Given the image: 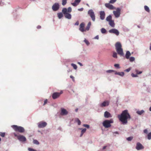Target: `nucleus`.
<instances>
[{"instance_id": "obj_52", "label": "nucleus", "mask_w": 151, "mask_h": 151, "mask_svg": "<svg viewBox=\"0 0 151 151\" xmlns=\"http://www.w3.org/2000/svg\"><path fill=\"white\" fill-rule=\"evenodd\" d=\"M47 99H46L44 101V103L43 104V105L44 106L45 105V104H46L47 103Z\"/></svg>"}, {"instance_id": "obj_49", "label": "nucleus", "mask_w": 151, "mask_h": 151, "mask_svg": "<svg viewBox=\"0 0 151 151\" xmlns=\"http://www.w3.org/2000/svg\"><path fill=\"white\" fill-rule=\"evenodd\" d=\"M70 78H71L72 79V80L73 81H75L74 77L73 76H70Z\"/></svg>"}, {"instance_id": "obj_38", "label": "nucleus", "mask_w": 151, "mask_h": 151, "mask_svg": "<svg viewBox=\"0 0 151 151\" xmlns=\"http://www.w3.org/2000/svg\"><path fill=\"white\" fill-rule=\"evenodd\" d=\"M135 72H136L137 74V75L138 74H141L142 73V71H139L137 70V69H135Z\"/></svg>"}, {"instance_id": "obj_50", "label": "nucleus", "mask_w": 151, "mask_h": 151, "mask_svg": "<svg viewBox=\"0 0 151 151\" xmlns=\"http://www.w3.org/2000/svg\"><path fill=\"white\" fill-rule=\"evenodd\" d=\"M83 126L85 127H87V128H88L89 127V126L88 124H84L83 125Z\"/></svg>"}, {"instance_id": "obj_57", "label": "nucleus", "mask_w": 151, "mask_h": 151, "mask_svg": "<svg viewBox=\"0 0 151 151\" xmlns=\"http://www.w3.org/2000/svg\"><path fill=\"white\" fill-rule=\"evenodd\" d=\"M78 63L81 66H82L83 65L80 62H78Z\"/></svg>"}, {"instance_id": "obj_55", "label": "nucleus", "mask_w": 151, "mask_h": 151, "mask_svg": "<svg viewBox=\"0 0 151 151\" xmlns=\"http://www.w3.org/2000/svg\"><path fill=\"white\" fill-rule=\"evenodd\" d=\"M94 38L95 39H98L99 38V36L98 35H97Z\"/></svg>"}, {"instance_id": "obj_7", "label": "nucleus", "mask_w": 151, "mask_h": 151, "mask_svg": "<svg viewBox=\"0 0 151 151\" xmlns=\"http://www.w3.org/2000/svg\"><path fill=\"white\" fill-rule=\"evenodd\" d=\"M63 93L62 91H61L60 92H55L52 94V97L54 99H56L58 98L61 94Z\"/></svg>"}, {"instance_id": "obj_21", "label": "nucleus", "mask_w": 151, "mask_h": 151, "mask_svg": "<svg viewBox=\"0 0 151 151\" xmlns=\"http://www.w3.org/2000/svg\"><path fill=\"white\" fill-rule=\"evenodd\" d=\"M91 22H88V23L87 25L86 28V31H88L90 27L91 26Z\"/></svg>"}, {"instance_id": "obj_58", "label": "nucleus", "mask_w": 151, "mask_h": 151, "mask_svg": "<svg viewBox=\"0 0 151 151\" xmlns=\"http://www.w3.org/2000/svg\"><path fill=\"white\" fill-rule=\"evenodd\" d=\"M14 135L15 137H17V138H18V136H19V135H17L15 133H14Z\"/></svg>"}, {"instance_id": "obj_40", "label": "nucleus", "mask_w": 151, "mask_h": 151, "mask_svg": "<svg viewBox=\"0 0 151 151\" xmlns=\"http://www.w3.org/2000/svg\"><path fill=\"white\" fill-rule=\"evenodd\" d=\"M132 139H133L132 137H127V140L128 141H130L132 140Z\"/></svg>"}, {"instance_id": "obj_27", "label": "nucleus", "mask_w": 151, "mask_h": 151, "mask_svg": "<svg viewBox=\"0 0 151 151\" xmlns=\"http://www.w3.org/2000/svg\"><path fill=\"white\" fill-rule=\"evenodd\" d=\"M67 9L66 8H64L63 9L62 12L64 14H66L67 13Z\"/></svg>"}, {"instance_id": "obj_12", "label": "nucleus", "mask_w": 151, "mask_h": 151, "mask_svg": "<svg viewBox=\"0 0 151 151\" xmlns=\"http://www.w3.org/2000/svg\"><path fill=\"white\" fill-rule=\"evenodd\" d=\"M109 32L110 33H113L115 34L116 35H118L119 34V31L115 29H113L110 30Z\"/></svg>"}, {"instance_id": "obj_3", "label": "nucleus", "mask_w": 151, "mask_h": 151, "mask_svg": "<svg viewBox=\"0 0 151 151\" xmlns=\"http://www.w3.org/2000/svg\"><path fill=\"white\" fill-rule=\"evenodd\" d=\"M12 127L15 131L18 132L20 133H23L25 132L24 128L21 126L13 125L12 126Z\"/></svg>"}, {"instance_id": "obj_59", "label": "nucleus", "mask_w": 151, "mask_h": 151, "mask_svg": "<svg viewBox=\"0 0 151 151\" xmlns=\"http://www.w3.org/2000/svg\"><path fill=\"white\" fill-rule=\"evenodd\" d=\"M78 108L76 109L75 110V111L76 112H77L78 111Z\"/></svg>"}, {"instance_id": "obj_11", "label": "nucleus", "mask_w": 151, "mask_h": 151, "mask_svg": "<svg viewBox=\"0 0 151 151\" xmlns=\"http://www.w3.org/2000/svg\"><path fill=\"white\" fill-rule=\"evenodd\" d=\"M136 148L137 150H139L143 149L144 147L140 143L137 142L136 144Z\"/></svg>"}, {"instance_id": "obj_14", "label": "nucleus", "mask_w": 151, "mask_h": 151, "mask_svg": "<svg viewBox=\"0 0 151 151\" xmlns=\"http://www.w3.org/2000/svg\"><path fill=\"white\" fill-rule=\"evenodd\" d=\"M109 104V102L108 101H106L99 105L100 107H103L108 106Z\"/></svg>"}, {"instance_id": "obj_9", "label": "nucleus", "mask_w": 151, "mask_h": 151, "mask_svg": "<svg viewBox=\"0 0 151 151\" xmlns=\"http://www.w3.org/2000/svg\"><path fill=\"white\" fill-rule=\"evenodd\" d=\"M85 24L84 22L81 23L80 25L79 30L82 32H86V28H85Z\"/></svg>"}, {"instance_id": "obj_44", "label": "nucleus", "mask_w": 151, "mask_h": 151, "mask_svg": "<svg viewBox=\"0 0 151 151\" xmlns=\"http://www.w3.org/2000/svg\"><path fill=\"white\" fill-rule=\"evenodd\" d=\"M117 0H110L109 1V3L113 4L115 3Z\"/></svg>"}, {"instance_id": "obj_6", "label": "nucleus", "mask_w": 151, "mask_h": 151, "mask_svg": "<svg viewBox=\"0 0 151 151\" xmlns=\"http://www.w3.org/2000/svg\"><path fill=\"white\" fill-rule=\"evenodd\" d=\"M88 14L91 17L93 21H95V17L93 10L92 9L89 10L88 12Z\"/></svg>"}, {"instance_id": "obj_36", "label": "nucleus", "mask_w": 151, "mask_h": 151, "mask_svg": "<svg viewBox=\"0 0 151 151\" xmlns=\"http://www.w3.org/2000/svg\"><path fill=\"white\" fill-rule=\"evenodd\" d=\"M101 32L102 33H105L106 32V30L104 28H102L101 29Z\"/></svg>"}, {"instance_id": "obj_48", "label": "nucleus", "mask_w": 151, "mask_h": 151, "mask_svg": "<svg viewBox=\"0 0 151 151\" xmlns=\"http://www.w3.org/2000/svg\"><path fill=\"white\" fill-rule=\"evenodd\" d=\"M114 71L113 70H107V71H106V72L107 73H111L113 72H114Z\"/></svg>"}, {"instance_id": "obj_64", "label": "nucleus", "mask_w": 151, "mask_h": 151, "mask_svg": "<svg viewBox=\"0 0 151 151\" xmlns=\"http://www.w3.org/2000/svg\"><path fill=\"white\" fill-rule=\"evenodd\" d=\"M78 10H79V11L82 10L81 9H78Z\"/></svg>"}, {"instance_id": "obj_31", "label": "nucleus", "mask_w": 151, "mask_h": 151, "mask_svg": "<svg viewBox=\"0 0 151 151\" xmlns=\"http://www.w3.org/2000/svg\"><path fill=\"white\" fill-rule=\"evenodd\" d=\"M71 65L73 68L75 69H76L77 68V66L75 64L73 63H72Z\"/></svg>"}, {"instance_id": "obj_45", "label": "nucleus", "mask_w": 151, "mask_h": 151, "mask_svg": "<svg viewBox=\"0 0 151 151\" xmlns=\"http://www.w3.org/2000/svg\"><path fill=\"white\" fill-rule=\"evenodd\" d=\"M76 122H77L78 125H80L81 124V122L79 119H77Z\"/></svg>"}, {"instance_id": "obj_43", "label": "nucleus", "mask_w": 151, "mask_h": 151, "mask_svg": "<svg viewBox=\"0 0 151 151\" xmlns=\"http://www.w3.org/2000/svg\"><path fill=\"white\" fill-rule=\"evenodd\" d=\"M0 135L2 137H4L5 136V133L4 132V133L0 132Z\"/></svg>"}, {"instance_id": "obj_25", "label": "nucleus", "mask_w": 151, "mask_h": 151, "mask_svg": "<svg viewBox=\"0 0 151 151\" xmlns=\"http://www.w3.org/2000/svg\"><path fill=\"white\" fill-rule=\"evenodd\" d=\"M144 112L145 111L143 110H142L141 111H137L136 112L138 114L141 115L144 113Z\"/></svg>"}, {"instance_id": "obj_46", "label": "nucleus", "mask_w": 151, "mask_h": 151, "mask_svg": "<svg viewBox=\"0 0 151 151\" xmlns=\"http://www.w3.org/2000/svg\"><path fill=\"white\" fill-rule=\"evenodd\" d=\"M28 150L29 151H37L36 150H34V149H32V148H28Z\"/></svg>"}, {"instance_id": "obj_51", "label": "nucleus", "mask_w": 151, "mask_h": 151, "mask_svg": "<svg viewBox=\"0 0 151 151\" xmlns=\"http://www.w3.org/2000/svg\"><path fill=\"white\" fill-rule=\"evenodd\" d=\"M130 70H131L130 68H129L125 70H124V71L127 72H128L130 71Z\"/></svg>"}, {"instance_id": "obj_13", "label": "nucleus", "mask_w": 151, "mask_h": 151, "mask_svg": "<svg viewBox=\"0 0 151 151\" xmlns=\"http://www.w3.org/2000/svg\"><path fill=\"white\" fill-rule=\"evenodd\" d=\"M18 139L20 141L24 142L26 140V137L22 135H19L18 136Z\"/></svg>"}, {"instance_id": "obj_39", "label": "nucleus", "mask_w": 151, "mask_h": 151, "mask_svg": "<svg viewBox=\"0 0 151 151\" xmlns=\"http://www.w3.org/2000/svg\"><path fill=\"white\" fill-rule=\"evenodd\" d=\"M124 74V72H119L118 75L122 76H123Z\"/></svg>"}, {"instance_id": "obj_60", "label": "nucleus", "mask_w": 151, "mask_h": 151, "mask_svg": "<svg viewBox=\"0 0 151 151\" xmlns=\"http://www.w3.org/2000/svg\"><path fill=\"white\" fill-rule=\"evenodd\" d=\"M106 146H104V147H103V150H104V149H105L106 148Z\"/></svg>"}, {"instance_id": "obj_17", "label": "nucleus", "mask_w": 151, "mask_h": 151, "mask_svg": "<svg viewBox=\"0 0 151 151\" xmlns=\"http://www.w3.org/2000/svg\"><path fill=\"white\" fill-rule=\"evenodd\" d=\"M105 6L107 8L110 9H114V7L113 6L110 4V3H106L105 4Z\"/></svg>"}, {"instance_id": "obj_16", "label": "nucleus", "mask_w": 151, "mask_h": 151, "mask_svg": "<svg viewBox=\"0 0 151 151\" xmlns=\"http://www.w3.org/2000/svg\"><path fill=\"white\" fill-rule=\"evenodd\" d=\"M68 111L65 109L62 108L61 109V112L60 114L62 115H66L68 114Z\"/></svg>"}, {"instance_id": "obj_2", "label": "nucleus", "mask_w": 151, "mask_h": 151, "mask_svg": "<svg viewBox=\"0 0 151 151\" xmlns=\"http://www.w3.org/2000/svg\"><path fill=\"white\" fill-rule=\"evenodd\" d=\"M116 49L118 54L121 56L124 55L123 49L122 48V45L120 42H117L115 45Z\"/></svg>"}, {"instance_id": "obj_33", "label": "nucleus", "mask_w": 151, "mask_h": 151, "mask_svg": "<svg viewBox=\"0 0 151 151\" xmlns=\"http://www.w3.org/2000/svg\"><path fill=\"white\" fill-rule=\"evenodd\" d=\"M147 139L150 140L151 139V132L149 133L147 135Z\"/></svg>"}, {"instance_id": "obj_19", "label": "nucleus", "mask_w": 151, "mask_h": 151, "mask_svg": "<svg viewBox=\"0 0 151 151\" xmlns=\"http://www.w3.org/2000/svg\"><path fill=\"white\" fill-rule=\"evenodd\" d=\"M104 116L105 117L108 118L111 117V116L110 114L107 111H106L104 113Z\"/></svg>"}, {"instance_id": "obj_1", "label": "nucleus", "mask_w": 151, "mask_h": 151, "mask_svg": "<svg viewBox=\"0 0 151 151\" xmlns=\"http://www.w3.org/2000/svg\"><path fill=\"white\" fill-rule=\"evenodd\" d=\"M118 118L123 124H126L127 122V120L130 119L131 117L127 110L123 111L120 115H118Z\"/></svg>"}, {"instance_id": "obj_47", "label": "nucleus", "mask_w": 151, "mask_h": 151, "mask_svg": "<svg viewBox=\"0 0 151 151\" xmlns=\"http://www.w3.org/2000/svg\"><path fill=\"white\" fill-rule=\"evenodd\" d=\"M131 76L133 77H137L138 76L137 74H134L133 73H132L131 74Z\"/></svg>"}, {"instance_id": "obj_23", "label": "nucleus", "mask_w": 151, "mask_h": 151, "mask_svg": "<svg viewBox=\"0 0 151 151\" xmlns=\"http://www.w3.org/2000/svg\"><path fill=\"white\" fill-rule=\"evenodd\" d=\"M109 25L112 27H114L115 26V24L113 20H111L109 22Z\"/></svg>"}, {"instance_id": "obj_32", "label": "nucleus", "mask_w": 151, "mask_h": 151, "mask_svg": "<svg viewBox=\"0 0 151 151\" xmlns=\"http://www.w3.org/2000/svg\"><path fill=\"white\" fill-rule=\"evenodd\" d=\"M113 57L114 58H117V53L115 52H113Z\"/></svg>"}, {"instance_id": "obj_4", "label": "nucleus", "mask_w": 151, "mask_h": 151, "mask_svg": "<svg viewBox=\"0 0 151 151\" xmlns=\"http://www.w3.org/2000/svg\"><path fill=\"white\" fill-rule=\"evenodd\" d=\"M113 121L112 119L105 120L103 122V125L106 128H107L111 126V123H113Z\"/></svg>"}, {"instance_id": "obj_37", "label": "nucleus", "mask_w": 151, "mask_h": 151, "mask_svg": "<svg viewBox=\"0 0 151 151\" xmlns=\"http://www.w3.org/2000/svg\"><path fill=\"white\" fill-rule=\"evenodd\" d=\"M67 3V0H63L62 4L63 5H65Z\"/></svg>"}, {"instance_id": "obj_56", "label": "nucleus", "mask_w": 151, "mask_h": 151, "mask_svg": "<svg viewBox=\"0 0 151 151\" xmlns=\"http://www.w3.org/2000/svg\"><path fill=\"white\" fill-rule=\"evenodd\" d=\"M37 28L38 29H40L41 28V26L40 25H38L37 27Z\"/></svg>"}, {"instance_id": "obj_54", "label": "nucleus", "mask_w": 151, "mask_h": 151, "mask_svg": "<svg viewBox=\"0 0 151 151\" xmlns=\"http://www.w3.org/2000/svg\"><path fill=\"white\" fill-rule=\"evenodd\" d=\"M79 25V22L78 21H77L76 22L75 24V25Z\"/></svg>"}, {"instance_id": "obj_28", "label": "nucleus", "mask_w": 151, "mask_h": 151, "mask_svg": "<svg viewBox=\"0 0 151 151\" xmlns=\"http://www.w3.org/2000/svg\"><path fill=\"white\" fill-rule=\"evenodd\" d=\"M144 8L146 11L148 12H149L150 11L149 8L147 6H144Z\"/></svg>"}, {"instance_id": "obj_61", "label": "nucleus", "mask_w": 151, "mask_h": 151, "mask_svg": "<svg viewBox=\"0 0 151 151\" xmlns=\"http://www.w3.org/2000/svg\"><path fill=\"white\" fill-rule=\"evenodd\" d=\"M118 73H119V72H116L115 73V74H116V75H118Z\"/></svg>"}, {"instance_id": "obj_15", "label": "nucleus", "mask_w": 151, "mask_h": 151, "mask_svg": "<svg viewBox=\"0 0 151 151\" xmlns=\"http://www.w3.org/2000/svg\"><path fill=\"white\" fill-rule=\"evenodd\" d=\"M100 15V18L101 20H104L105 17V14L104 11H101L99 13Z\"/></svg>"}, {"instance_id": "obj_42", "label": "nucleus", "mask_w": 151, "mask_h": 151, "mask_svg": "<svg viewBox=\"0 0 151 151\" xmlns=\"http://www.w3.org/2000/svg\"><path fill=\"white\" fill-rule=\"evenodd\" d=\"M72 11V9L70 7H69L68 8V9H67V11L68 12H70Z\"/></svg>"}, {"instance_id": "obj_63", "label": "nucleus", "mask_w": 151, "mask_h": 151, "mask_svg": "<svg viewBox=\"0 0 151 151\" xmlns=\"http://www.w3.org/2000/svg\"><path fill=\"white\" fill-rule=\"evenodd\" d=\"M149 110L151 111V106L149 108Z\"/></svg>"}, {"instance_id": "obj_53", "label": "nucleus", "mask_w": 151, "mask_h": 151, "mask_svg": "<svg viewBox=\"0 0 151 151\" xmlns=\"http://www.w3.org/2000/svg\"><path fill=\"white\" fill-rule=\"evenodd\" d=\"M145 133L147 134V133L148 131L147 129H145L143 131Z\"/></svg>"}, {"instance_id": "obj_62", "label": "nucleus", "mask_w": 151, "mask_h": 151, "mask_svg": "<svg viewBox=\"0 0 151 151\" xmlns=\"http://www.w3.org/2000/svg\"><path fill=\"white\" fill-rule=\"evenodd\" d=\"M2 4H3V3L2 2V1H0V5H1Z\"/></svg>"}, {"instance_id": "obj_5", "label": "nucleus", "mask_w": 151, "mask_h": 151, "mask_svg": "<svg viewBox=\"0 0 151 151\" xmlns=\"http://www.w3.org/2000/svg\"><path fill=\"white\" fill-rule=\"evenodd\" d=\"M121 10V9L119 8H117L116 9V11H113V13L115 17L118 18L120 16Z\"/></svg>"}, {"instance_id": "obj_29", "label": "nucleus", "mask_w": 151, "mask_h": 151, "mask_svg": "<svg viewBox=\"0 0 151 151\" xmlns=\"http://www.w3.org/2000/svg\"><path fill=\"white\" fill-rule=\"evenodd\" d=\"M86 129L85 128L82 129L81 131V134L80 135V137L82 136L83 133L86 131Z\"/></svg>"}, {"instance_id": "obj_26", "label": "nucleus", "mask_w": 151, "mask_h": 151, "mask_svg": "<svg viewBox=\"0 0 151 151\" xmlns=\"http://www.w3.org/2000/svg\"><path fill=\"white\" fill-rule=\"evenodd\" d=\"M58 17L59 19H60L63 16V14L62 13H59L57 14Z\"/></svg>"}, {"instance_id": "obj_24", "label": "nucleus", "mask_w": 151, "mask_h": 151, "mask_svg": "<svg viewBox=\"0 0 151 151\" xmlns=\"http://www.w3.org/2000/svg\"><path fill=\"white\" fill-rule=\"evenodd\" d=\"M106 20L109 22L112 20V17L111 16L109 15L106 18Z\"/></svg>"}, {"instance_id": "obj_41", "label": "nucleus", "mask_w": 151, "mask_h": 151, "mask_svg": "<svg viewBox=\"0 0 151 151\" xmlns=\"http://www.w3.org/2000/svg\"><path fill=\"white\" fill-rule=\"evenodd\" d=\"M114 66L116 68H120L119 67V65L118 64H115L114 65Z\"/></svg>"}, {"instance_id": "obj_34", "label": "nucleus", "mask_w": 151, "mask_h": 151, "mask_svg": "<svg viewBox=\"0 0 151 151\" xmlns=\"http://www.w3.org/2000/svg\"><path fill=\"white\" fill-rule=\"evenodd\" d=\"M129 60L130 62H132L134 60L135 58L133 57H131L129 58Z\"/></svg>"}, {"instance_id": "obj_30", "label": "nucleus", "mask_w": 151, "mask_h": 151, "mask_svg": "<svg viewBox=\"0 0 151 151\" xmlns=\"http://www.w3.org/2000/svg\"><path fill=\"white\" fill-rule=\"evenodd\" d=\"M33 143L34 144H36V145H39V142L37 140L34 139L33 141Z\"/></svg>"}, {"instance_id": "obj_22", "label": "nucleus", "mask_w": 151, "mask_h": 151, "mask_svg": "<svg viewBox=\"0 0 151 151\" xmlns=\"http://www.w3.org/2000/svg\"><path fill=\"white\" fill-rule=\"evenodd\" d=\"M65 17L68 19H70L71 18V15L68 13H67L65 14Z\"/></svg>"}, {"instance_id": "obj_8", "label": "nucleus", "mask_w": 151, "mask_h": 151, "mask_svg": "<svg viewBox=\"0 0 151 151\" xmlns=\"http://www.w3.org/2000/svg\"><path fill=\"white\" fill-rule=\"evenodd\" d=\"M60 6L58 3H55L52 7V10L54 11H58L59 9Z\"/></svg>"}, {"instance_id": "obj_35", "label": "nucleus", "mask_w": 151, "mask_h": 151, "mask_svg": "<svg viewBox=\"0 0 151 151\" xmlns=\"http://www.w3.org/2000/svg\"><path fill=\"white\" fill-rule=\"evenodd\" d=\"M84 42L86 43V44L87 45H88L90 43L89 42V41L86 40V39H85V40H84Z\"/></svg>"}, {"instance_id": "obj_18", "label": "nucleus", "mask_w": 151, "mask_h": 151, "mask_svg": "<svg viewBox=\"0 0 151 151\" xmlns=\"http://www.w3.org/2000/svg\"><path fill=\"white\" fill-rule=\"evenodd\" d=\"M81 0H75L74 2L72 3L71 4L74 6H76L78 5L80 2Z\"/></svg>"}, {"instance_id": "obj_20", "label": "nucleus", "mask_w": 151, "mask_h": 151, "mask_svg": "<svg viewBox=\"0 0 151 151\" xmlns=\"http://www.w3.org/2000/svg\"><path fill=\"white\" fill-rule=\"evenodd\" d=\"M131 55V54L129 51H127L126 52L125 55V57L126 59H128L129 58L130 56Z\"/></svg>"}, {"instance_id": "obj_10", "label": "nucleus", "mask_w": 151, "mask_h": 151, "mask_svg": "<svg viewBox=\"0 0 151 151\" xmlns=\"http://www.w3.org/2000/svg\"><path fill=\"white\" fill-rule=\"evenodd\" d=\"M47 125V123L45 122H41L38 124V127L39 128H43L45 127Z\"/></svg>"}]
</instances>
